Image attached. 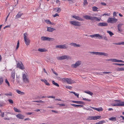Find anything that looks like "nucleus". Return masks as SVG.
<instances>
[{
	"mask_svg": "<svg viewBox=\"0 0 124 124\" xmlns=\"http://www.w3.org/2000/svg\"><path fill=\"white\" fill-rule=\"evenodd\" d=\"M103 73L104 74H108V73H111L112 72H104Z\"/></svg>",
	"mask_w": 124,
	"mask_h": 124,
	"instance_id": "nucleus-56",
	"label": "nucleus"
},
{
	"mask_svg": "<svg viewBox=\"0 0 124 124\" xmlns=\"http://www.w3.org/2000/svg\"><path fill=\"white\" fill-rule=\"evenodd\" d=\"M47 31L48 32H52L53 31L56 30V29L54 28H51V27H47Z\"/></svg>",
	"mask_w": 124,
	"mask_h": 124,
	"instance_id": "nucleus-13",
	"label": "nucleus"
},
{
	"mask_svg": "<svg viewBox=\"0 0 124 124\" xmlns=\"http://www.w3.org/2000/svg\"><path fill=\"white\" fill-rule=\"evenodd\" d=\"M99 39H103V36H101L99 34H97V37Z\"/></svg>",
	"mask_w": 124,
	"mask_h": 124,
	"instance_id": "nucleus-31",
	"label": "nucleus"
},
{
	"mask_svg": "<svg viewBox=\"0 0 124 124\" xmlns=\"http://www.w3.org/2000/svg\"><path fill=\"white\" fill-rule=\"evenodd\" d=\"M98 55H103L105 56H108V54L104 52H98Z\"/></svg>",
	"mask_w": 124,
	"mask_h": 124,
	"instance_id": "nucleus-17",
	"label": "nucleus"
},
{
	"mask_svg": "<svg viewBox=\"0 0 124 124\" xmlns=\"http://www.w3.org/2000/svg\"><path fill=\"white\" fill-rule=\"evenodd\" d=\"M103 39H104L106 41H107L108 40V39L106 37V35H104L103 36Z\"/></svg>",
	"mask_w": 124,
	"mask_h": 124,
	"instance_id": "nucleus-43",
	"label": "nucleus"
},
{
	"mask_svg": "<svg viewBox=\"0 0 124 124\" xmlns=\"http://www.w3.org/2000/svg\"><path fill=\"white\" fill-rule=\"evenodd\" d=\"M97 34H96L93 35H90L89 36L91 37L92 38L94 37H97Z\"/></svg>",
	"mask_w": 124,
	"mask_h": 124,
	"instance_id": "nucleus-49",
	"label": "nucleus"
},
{
	"mask_svg": "<svg viewBox=\"0 0 124 124\" xmlns=\"http://www.w3.org/2000/svg\"><path fill=\"white\" fill-rule=\"evenodd\" d=\"M44 83L46 85L48 86L50 85V84L46 80L45 81Z\"/></svg>",
	"mask_w": 124,
	"mask_h": 124,
	"instance_id": "nucleus-45",
	"label": "nucleus"
},
{
	"mask_svg": "<svg viewBox=\"0 0 124 124\" xmlns=\"http://www.w3.org/2000/svg\"><path fill=\"white\" fill-rule=\"evenodd\" d=\"M62 49H66L67 48L68 46L66 44H64L62 45Z\"/></svg>",
	"mask_w": 124,
	"mask_h": 124,
	"instance_id": "nucleus-36",
	"label": "nucleus"
},
{
	"mask_svg": "<svg viewBox=\"0 0 124 124\" xmlns=\"http://www.w3.org/2000/svg\"><path fill=\"white\" fill-rule=\"evenodd\" d=\"M5 95L6 96L9 95L11 96L12 95V93L11 92H10L9 93H6Z\"/></svg>",
	"mask_w": 124,
	"mask_h": 124,
	"instance_id": "nucleus-51",
	"label": "nucleus"
},
{
	"mask_svg": "<svg viewBox=\"0 0 124 124\" xmlns=\"http://www.w3.org/2000/svg\"><path fill=\"white\" fill-rule=\"evenodd\" d=\"M70 23L71 24L76 26H80L81 25L80 22L76 21H71L70 22Z\"/></svg>",
	"mask_w": 124,
	"mask_h": 124,
	"instance_id": "nucleus-3",
	"label": "nucleus"
},
{
	"mask_svg": "<svg viewBox=\"0 0 124 124\" xmlns=\"http://www.w3.org/2000/svg\"><path fill=\"white\" fill-rule=\"evenodd\" d=\"M33 102H44L43 101L41 100H39V101H33Z\"/></svg>",
	"mask_w": 124,
	"mask_h": 124,
	"instance_id": "nucleus-47",
	"label": "nucleus"
},
{
	"mask_svg": "<svg viewBox=\"0 0 124 124\" xmlns=\"http://www.w3.org/2000/svg\"><path fill=\"white\" fill-rule=\"evenodd\" d=\"M70 45L71 46H74L75 47H80V45L79 44H77L76 43H72L70 44Z\"/></svg>",
	"mask_w": 124,
	"mask_h": 124,
	"instance_id": "nucleus-18",
	"label": "nucleus"
},
{
	"mask_svg": "<svg viewBox=\"0 0 124 124\" xmlns=\"http://www.w3.org/2000/svg\"><path fill=\"white\" fill-rule=\"evenodd\" d=\"M118 60L116 59H113V62H117Z\"/></svg>",
	"mask_w": 124,
	"mask_h": 124,
	"instance_id": "nucleus-62",
	"label": "nucleus"
},
{
	"mask_svg": "<svg viewBox=\"0 0 124 124\" xmlns=\"http://www.w3.org/2000/svg\"><path fill=\"white\" fill-rule=\"evenodd\" d=\"M83 17L86 20H91L92 16L88 15H86L84 16Z\"/></svg>",
	"mask_w": 124,
	"mask_h": 124,
	"instance_id": "nucleus-19",
	"label": "nucleus"
},
{
	"mask_svg": "<svg viewBox=\"0 0 124 124\" xmlns=\"http://www.w3.org/2000/svg\"><path fill=\"white\" fill-rule=\"evenodd\" d=\"M112 105L113 106H118V104L117 103L116 104H112Z\"/></svg>",
	"mask_w": 124,
	"mask_h": 124,
	"instance_id": "nucleus-58",
	"label": "nucleus"
},
{
	"mask_svg": "<svg viewBox=\"0 0 124 124\" xmlns=\"http://www.w3.org/2000/svg\"><path fill=\"white\" fill-rule=\"evenodd\" d=\"M109 120H111L114 121H115L116 120V117H112L109 118Z\"/></svg>",
	"mask_w": 124,
	"mask_h": 124,
	"instance_id": "nucleus-24",
	"label": "nucleus"
},
{
	"mask_svg": "<svg viewBox=\"0 0 124 124\" xmlns=\"http://www.w3.org/2000/svg\"><path fill=\"white\" fill-rule=\"evenodd\" d=\"M26 76L25 74H23V79L26 78Z\"/></svg>",
	"mask_w": 124,
	"mask_h": 124,
	"instance_id": "nucleus-53",
	"label": "nucleus"
},
{
	"mask_svg": "<svg viewBox=\"0 0 124 124\" xmlns=\"http://www.w3.org/2000/svg\"><path fill=\"white\" fill-rule=\"evenodd\" d=\"M118 104V106H124V102L121 101H119L118 103H117Z\"/></svg>",
	"mask_w": 124,
	"mask_h": 124,
	"instance_id": "nucleus-21",
	"label": "nucleus"
},
{
	"mask_svg": "<svg viewBox=\"0 0 124 124\" xmlns=\"http://www.w3.org/2000/svg\"><path fill=\"white\" fill-rule=\"evenodd\" d=\"M16 91L17 93L19 94L23 95H24V92H21L18 90H17Z\"/></svg>",
	"mask_w": 124,
	"mask_h": 124,
	"instance_id": "nucleus-25",
	"label": "nucleus"
},
{
	"mask_svg": "<svg viewBox=\"0 0 124 124\" xmlns=\"http://www.w3.org/2000/svg\"><path fill=\"white\" fill-rule=\"evenodd\" d=\"M81 63V61H78L76 62L75 64L71 65V67L73 68H76L80 65Z\"/></svg>",
	"mask_w": 124,
	"mask_h": 124,
	"instance_id": "nucleus-6",
	"label": "nucleus"
},
{
	"mask_svg": "<svg viewBox=\"0 0 124 124\" xmlns=\"http://www.w3.org/2000/svg\"><path fill=\"white\" fill-rule=\"evenodd\" d=\"M123 25V24L122 23H120L118 25L117 27L119 31L121 32L123 31V30L121 28V27Z\"/></svg>",
	"mask_w": 124,
	"mask_h": 124,
	"instance_id": "nucleus-11",
	"label": "nucleus"
},
{
	"mask_svg": "<svg viewBox=\"0 0 124 124\" xmlns=\"http://www.w3.org/2000/svg\"><path fill=\"white\" fill-rule=\"evenodd\" d=\"M45 21L48 24H51V22L48 20H46Z\"/></svg>",
	"mask_w": 124,
	"mask_h": 124,
	"instance_id": "nucleus-40",
	"label": "nucleus"
},
{
	"mask_svg": "<svg viewBox=\"0 0 124 124\" xmlns=\"http://www.w3.org/2000/svg\"><path fill=\"white\" fill-rule=\"evenodd\" d=\"M97 25L101 26H107L108 24L105 22L100 23H98Z\"/></svg>",
	"mask_w": 124,
	"mask_h": 124,
	"instance_id": "nucleus-10",
	"label": "nucleus"
},
{
	"mask_svg": "<svg viewBox=\"0 0 124 124\" xmlns=\"http://www.w3.org/2000/svg\"><path fill=\"white\" fill-rule=\"evenodd\" d=\"M57 10L56 11V12L57 13H59L61 11V9L60 8H57Z\"/></svg>",
	"mask_w": 124,
	"mask_h": 124,
	"instance_id": "nucleus-50",
	"label": "nucleus"
},
{
	"mask_svg": "<svg viewBox=\"0 0 124 124\" xmlns=\"http://www.w3.org/2000/svg\"><path fill=\"white\" fill-rule=\"evenodd\" d=\"M114 44H115L117 45H121V44L124 45V42H119L118 43H113Z\"/></svg>",
	"mask_w": 124,
	"mask_h": 124,
	"instance_id": "nucleus-38",
	"label": "nucleus"
},
{
	"mask_svg": "<svg viewBox=\"0 0 124 124\" xmlns=\"http://www.w3.org/2000/svg\"><path fill=\"white\" fill-rule=\"evenodd\" d=\"M3 82V79L2 78H0V85L2 84Z\"/></svg>",
	"mask_w": 124,
	"mask_h": 124,
	"instance_id": "nucleus-44",
	"label": "nucleus"
},
{
	"mask_svg": "<svg viewBox=\"0 0 124 124\" xmlns=\"http://www.w3.org/2000/svg\"><path fill=\"white\" fill-rule=\"evenodd\" d=\"M23 80L24 82L26 83H29V80L27 78Z\"/></svg>",
	"mask_w": 124,
	"mask_h": 124,
	"instance_id": "nucleus-30",
	"label": "nucleus"
},
{
	"mask_svg": "<svg viewBox=\"0 0 124 124\" xmlns=\"http://www.w3.org/2000/svg\"><path fill=\"white\" fill-rule=\"evenodd\" d=\"M52 83L54 85H55L58 87H59V84L55 82L54 81H52Z\"/></svg>",
	"mask_w": 124,
	"mask_h": 124,
	"instance_id": "nucleus-29",
	"label": "nucleus"
},
{
	"mask_svg": "<svg viewBox=\"0 0 124 124\" xmlns=\"http://www.w3.org/2000/svg\"><path fill=\"white\" fill-rule=\"evenodd\" d=\"M91 54H96V55H98V52H89Z\"/></svg>",
	"mask_w": 124,
	"mask_h": 124,
	"instance_id": "nucleus-35",
	"label": "nucleus"
},
{
	"mask_svg": "<svg viewBox=\"0 0 124 124\" xmlns=\"http://www.w3.org/2000/svg\"><path fill=\"white\" fill-rule=\"evenodd\" d=\"M27 33H24V39L25 42L27 46L29 45L30 43V41L29 39L27 37Z\"/></svg>",
	"mask_w": 124,
	"mask_h": 124,
	"instance_id": "nucleus-1",
	"label": "nucleus"
},
{
	"mask_svg": "<svg viewBox=\"0 0 124 124\" xmlns=\"http://www.w3.org/2000/svg\"><path fill=\"white\" fill-rule=\"evenodd\" d=\"M17 118L20 119H23L24 117V116L22 114L19 113L16 116Z\"/></svg>",
	"mask_w": 124,
	"mask_h": 124,
	"instance_id": "nucleus-12",
	"label": "nucleus"
},
{
	"mask_svg": "<svg viewBox=\"0 0 124 124\" xmlns=\"http://www.w3.org/2000/svg\"><path fill=\"white\" fill-rule=\"evenodd\" d=\"M124 71V68H120V71Z\"/></svg>",
	"mask_w": 124,
	"mask_h": 124,
	"instance_id": "nucleus-64",
	"label": "nucleus"
},
{
	"mask_svg": "<svg viewBox=\"0 0 124 124\" xmlns=\"http://www.w3.org/2000/svg\"><path fill=\"white\" fill-rule=\"evenodd\" d=\"M5 82L8 84V85L9 86H10V85H9V83L8 81V80H7V79H6V80H5Z\"/></svg>",
	"mask_w": 124,
	"mask_h": 124,
	"instance_id": "nucleus-52",
	"label": "nucleus"
},
{
	"mask_svg": "<svg viewBox=\"0 0 124 124\" xmlns=\"http://www.w3.org/2000/svg\"><path fill=\"white\" fill-rule=\"evenodd\" d=\"M56 16H59V15L57 13H56L55 15H53V16L54 17Z\"/></svg>",
	"mask_w": 124,
	"mask_h": 124,
	"instance_id": "nucleus-61",
	"label": "nucleus"
},
{
	"mask_svg": "<svg viewBox=\"0 0 124 124\" xmlns=\"http://www.w3.org/2000/svg\"><path fill=\"white\" fill-rule=\"evenodd\" d=\"M107 33L109 34L110 37L112 36L114 34V33L113 32L109 31H107Z\"/></svg>",
	"mask_w": 124,
	"mask_h": 124,
	"instance_id": "nucleus-28",
	"label": "nucleus"
},
{
	"mask_svg": "<svg viewBox=\"0 0 124 124\" xmlns=\"http://www.w3.org/2000/svg\"><path fill=\"white\" fill-rule=\"evenodd\" d=\"M15 70H13L11 73V78H12L13 79V80L12 81L14 83L15 81Z\"/></svg>",
	"mask_w": 124,
	"mask_h": 124,
	"instance_id": "nucleus-9",
	"label": "nucleus"
},
{
	"mask_svg": "<svg viewBox=\"0 0 124 124\" xmlns=\"http://www.w3.org/2000/svg\"><path fill=\"white\" fill-rule=\"evenodd\" d=\"M17 67H18L22 70H23L24 69V67L22 62L20 63H18L17 64Z\"/></svg>",
	"mask_w": 124,
	"mask_h": 124,
	"instance_id": "nucleus-8",
	"label": "nucleus"
},
{
	"mask_svg": "<svg viewBox=\"0 0 124 124\" xmlns=\"http://www.w3.org/2000/svg\"><path fill=\"white\" fill-rule=\"evenodd\" d=\"M62 80L64 82H66L69 84H71L75 83V82L70 78H63Z\"/></svg>",
	"mask_w": 124,
	"mask_h": 124,
	"instance_id": "nucleus-2",
	"label": "nucleus"
},
{
	"mask_svg": "<svg viewBox=\"0 0 124 124\" xmlns=\"http://www.w3.org/2000/svg\"><path fill=\"white\" fill-rule=\"evenodd\" d=\"M113 65H119L120 66L124 65V64L123 63H113Z\"/></svg>",
	"mask_w": 124,
	"mask_h": 124,
	"instance_id": "nucleus-39",
	"label": "nucleus"
},
{
	"mask_svg": "<svg viewBox=\"0 0 124 124\" xmlns=\"http://www.w3.org/2000/svg\"><path fill=\"white\" fill-rule=\"evenodd\" d=\"M72 102L73 103H75L78 104H82L84 105H85V103L82 101H72Z\"/></svg>",
	"mask_w": 124,
	"mask_h": 124,
	"instance_id": "nucleus-14",
	"label": "nucleus"
},
{
	"mask_svg": "<svg viewBox=\"0 0 124 124\" xmlns=\"http://www.w3.org/2000/svg\"><path fill=\"white\" fill-rule=\"evenodd\" d=\"M105 122L104 120H103L101 121H100L98 122H97L96 123V124H102L103 123H105Z\"/></svg>",
	"mask_w": 124,
	"mask_h": 124,
	"instance_id": "nucleus-34",
	"label": "nucleus"
},
{
	"mask_svg": "<svg viewBox=\"0 0 124 124\" xmlns=\"http://www.w3.org/2000/svg\"><path fill=\"white\" fill-rule=\"evenodd\" d=\"M84 92L91 95H92L93 94V93L92 92L89 91H84Z\"/></svg>",
	"mask_w": 124,
	"mask_h": 124,
	"instance_id": "nucleus-32",
	"label": "nucleus"
},
{
	"mask_svg": "<svg viewBox=\"0 0 124 124\" xmlns=\"http://www.w3.org/2000/svg\"><path fill=\"white\" fill-rule=\"evenodd\" d=\"M101 117V116H94V120H97L98 119H99Z\"/></svg>",
	"mask_w": 124,
	"mask_h": 124,
	"instance_id": "nucleus-37",
	"label": "nucleus"
},
{
	"mask_svg": "<svg viewBox=\"0 0 124 124\" xmlns=\"http://www.w3.org/2000/svg\"><path fill=\"white\" fill-rule=\"evenodd\" d=\"M101 19V18H100L99 19L97 17H92L91 20L99 21Z\"/></svg>",
	"mask_w": 124,
	"mask_h": 124,
	"instance_id": "nucleus-16",
	"label": "nucleus"
},
{
	"mask_svg": "<svg viewBox=\"0 0 124 124\" xmlns=\"http://www.w3.org/2000/svg\"><path fill=\"white\" fill-rule=\"evenodd\" d=\"M56 105H59L61 106H65V104H56Z\"/></svg>",
	"mask_w": 124,
	"mask_h": 124,
	"instance_id": "nucleus-57",
	"label": "nucleus"
},
{
	"mask_svg": "<svg viewBox=\"0 0 124 124\" xmlns=\"http://www.w3.org/2000/svg\"><path fill=\"white\" fill-rule=\"evenodd\" d=\"M117 21V19L115 18H108L107 21L108 23H116Z\"/></svg>",
	"mask_w": 124,
	"mask_h": 124,
	"instance_id": "nucleus-4",
	"label": "nucleus"
},
{
	"mask_svg": "<svg viewBox=\"0 0 124 124\" xmlns=\"http://www.w3.org/2000/svg\"><path fill=\"white\" fill-rule=\"evenodd\" d=\"M70 58L69 56L67 55H65L62 56L61 57H59L57 58L58 60H62L65 59H68Z\"/></svg>",
	"mask_w": 124,
	"mask_h": 124,
	"instance_id": "nucleus-7",
	"label": "nucleus"
},
{
	"mask_svg": "<svg viewBox=\"0 0 124 124\" xmlns=\"http://www.w3.org/2000/svg\"><path fill=\"white\" fill-rule=\"evenodd\" d=\"M121 62L122 63H124V61L121 60H118L117 62Z\"/></svg>",
	"mask_w": 124,
	"mask_h": 124,
	"instance_id": "nucleus-60",
	"label": "nucleus"
},
{
	"mask_svg": "<svg viewBox=\"0 0 124 124\" xmlns=\"http://www.w3.org/2000/svg\"><path fill=\"white\" fill-rule=\"evenodd\" d=\"M74 94L75 96H76L77 98H78L79 97V94H78V93H74Z\"/></svg>",
	"mask_w": 124,
	"mask_h": 124,
	"instance_id": "nucleus-63",
	"label": "nucleus"
},
{
	"mask_svg": "<svg viewBox=\"0 0 124 124\" xmlns=\"http://www.w3.org/2000/svg\"><path fill=\"white\" fill-rule=\"evenodd\" d=\"M95 110L97 111H98L100 112L102 111L103 110V108L101 107L99 108H96L95 109Z\"/></svg>",
	"mask_w": 124,
	"mask_h": 124,
	"instance_id": "nucleus-27",
	"label": "nucleus"
},
{
	"mask_svg": "<svg viewBox=\"0 0 124 124\" xmlns=\"http://www.w3.org/2000/svg\"><path fill=\"white\" fill-rule=\"evenodd\" d=\"M88 120H94V116H89L87 118Z\"/></svg>",
	"mask_w": 124,
	"mask_h": 124,
	"instance_id": "nucleus-41",
	"label": "nucleus"
},
{
	"mask_svg": "<svg viewBox=\"0 0 124 124\" xmlns=\"http://www.w3.org/2000/svg\"><path fill=\"white\" fill-rule=\"evenodd\" d=\"M41 39L43 41H53L54 39L53 38H51L47 37L42 36L41 37Z\"/></svg>",
	"mask_w": 124,
	"mask_h": 124,
	"instance_id": "nucleus-5",
	"label": "nucleus"
},
{
	"mask_svg": "<svg viewBox=\"0 0 124 124\" xmlns=\"http://www.w3.org/2000/svg\"><path fill=\"white\" fill-rule=\"evenodd\" d=\"M82 100H83L87 101H91V100L88 99H87L86 98H83L82 99Z\"/></svg>",
	"mask_w": 124,
	"mask_h": 124,
	"instance_id": "nucleus-48",
	"label": "nucleus"
},
{
	"mask_svg": "<svg viewBox=\"0 0 124 124\" xmlns=\"http://www.w3.org/2000/svg\"><path fill=\"white\" fill-rule=\"evenodd\" d=\"M23 14V13H21L20 12H19L16 15V19L20 18Z\"/></svg>",
	"mask_w": 124,
	"mask_h": 124,
	"instance_id": "nucleus-20",
	"label": "nucleus"
},
{
	"mask_svg": "<svg viewBox=\"0 0 124 124\" xmlns=\"http://www.w3.org/2000/svg\"><path fill=\"white\" fill-rule=\"evenodd\" d=\"M8 101L11 104H12L13 103V102L12 100L11 99H8Z\"/></svg>",
	"mask_w": 124,
	"mask_h": 124,
	"instance_id": "nucleus-46",
	"label": "nucleus"
},
{
	"mask_svg": "<svg viewBox=\"0 0 124 124\" xmlns=\"http://www.w3.org/2000/svg\"><path fill=\"white\" fill-rule=\"evenodd\" d=\"M14 109L15 111L16 112H18L20 113L21 112V111L19 110L18 109H17L16 108L14 107Z\"/></svg>",
	"mask_w": 124,
	"mask_h": 124,
	"instance_id": "nucleus-33",
	"label": "nucleus"
},
{
	"mask_svg": "<svg viewBox=\"0 0 124 124\" xmlns=\"http://www.w3.org/2000/svg\"><path fill=\"white\" fill-rule=\"evenodd\" d=\"M92 8L93 11H98V10H97L98 8L97 7L95 6H93L92 7Z\"/></svg>",
	"mask_w": 124,
	"mask_h": 124,
	"instance_id": "nucleus-26",
	"label": "nucleus"
},
{
	"mask_svg": "<svg viewBox=\"0 0 124 124\" xmlns=\"http://www.w3.org/2000/svg\"><path fill=\"white\" fill-rule=\"evenodd\" d=\"M113 16L114 17H116V13L115 12H114L113 13Z\"/></svg>",
	"mask_w": 124,
	"mask_h": 124,
	"instance_id": "nucleus-59",
	"label": "nucleus"
},
{
	"mask_svg": "<svg viewBox=\"0 0 124 124\" xmlns=\"http://www.w3.org/2000/svg\"><path fill=\"white\" fill-rule=\"evenodd\" d=\"M66 87L67 89H71L72 88V87L70 86H66Z\"/></svg>",
	"mask_w": 124,
	"mask_h": 124,
	"instance_id": "nucleus-54",
	"label": "nucleus"
},
{
	"mask_svg": "<svg viewBox=\"0 0 124 124\" xmlns=\"http://www.w3.org/2000/svg\"><path fill=\"white\" fill-rule=\"evenodd\" d=\"M84 1L83 3L85 5H87L88 4V3L87 2V0H83Z\"/></svg>",
	"mask_w": 124,
	"mask_h": 124,
	"instance_id": "nucleus-42",
	"label": "nucleus"
},
{
	"mask_svg": "<svg viewBox=\"0 0 124 124\" xmlns=\"http://www.w3.org/2000/svg\"><path fill=\"white\" fill-rule=\"evenodd\" d=\"M51 70H52V71H53V72L54 73V74L56 75H57V76L58 75V74L57 73H56L54 71L53 69H51Z\"/></svg>",
	"mask_w": 124,
	"mask_h": 124,
	"instance_id": "nucleus-55",
	"label": "nucleus"
},
{
	"mask_svg": "<svg viewBox=\"0 0 124 124\" xmlns=\"http://www.w3.org/2000/svg\"><path fill=\"white\" fill-rule=\"evenodd\" d=\"M38 51H39L42 52L46 51H47V50L45 48H39L38 49Z\"/></svg>",
	"mask_w": 124,
	"mask_h": 124,
	"instance_id": "nucleus-23",
	"label": "nucleus"
},
{
	"mask_svg": "<svg viewBox=\"0 0 124 124\" xmlns=\"http://www.w3.org/2000/svg\"><path fill=\"white\" fill-rule=\"evenodd\" d=\"M71 105L72 106H74L75 107H83V105H76L73 104H71Z\"/></svg>",
	"mask_w": 124,
	"mask_h": 124,
	"instance_id": "nucleus-22",
	"label": "nucleus"
},
{
	"mask_svg": "<svg viewBox=\"0 0 124 124\" xmlns=\"http://www.w3.org/2000/svg\"><path fill=\"white\" fill-rule=\"evenodd\" d=\"M72 17L78 20L81 21L83 20L82 18H81L79 16H76L74 15Z\"/></svg>",
	"mask_w": 124,
	"mask_h": 124,
	"instance_id": "nucleus-15",
	"label": "nucleus"
}]
</instances>
